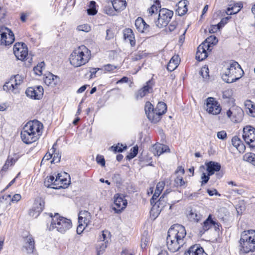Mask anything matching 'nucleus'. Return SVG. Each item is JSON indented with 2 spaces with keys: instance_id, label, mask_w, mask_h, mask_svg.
Returning <instances> with one entry per match:
<instances>
[{
  "instance_id": "nucleus-1",
  "label": "nucleus",
  "mask_w": 255,
  "mask_h": 255,
  "mask_svg": "<svg viewBox=\"0 0 255 255\" xmlns=\"http://www.w3.org/2000/svg\"><path fill=\"white\" fill-rule=\"evenodd\" d=\"M43 125L37 120L29 121L21 131V138L26 144L36 141L42 134Z\"/></svg>"
},
{
  "instance_id": "nucleus-2",
  "label": "nucleus",
  "mask_w": 255,
  "mask_h": 255,
  "mask_svg": "<svg viewBox=\"0 0 255 255\" xmlns=\"http://www.w3.org/2000/svg\"><path fill=\"white\" fill-rule=\"evenodd\" d=\"M91 51L84 45H81L71 53L69 60L70 64L75 67L86 64L91 58Z\"/></svg>"
},
{
  "instance_id": "nucleus-3",
  "label": "nucleus",
  "mask_w": 255,
  "mask_h": 255,
  "mask_svg": "<svg viewBox=\"0 0 255 255\" xmlns=\"http://www.w3.org/2000/svg\"><path fill=\"white\" fill-rule=\"evenodd\" d=\"M51 223L48 227L49 231L56 229L58 232L64 234L72 226L71 221L66 218L60 216L59 214H55L54 216L50 213Z\"/></svg>"
},
{
  "instance_id": "nucleus-4",
  "label": "nucleus",
  "mask_w": 255,
  "mask_h": 255,
  "mask_svg": "<svg viewBox=\"0 0 255 255\" xmlns=\"http://www.w3.org/2000/svg\"><path fill=\"white\" fill-rule=\"evenodd\" d=\"M243 73L239 63L232 61L230 63L229 66L223 74L222 79L225 82L231 83L239 79L242 76Z\"/></svg>"
},
{
  "instance_id": "nucleus-5",
  "label": "nucleus",
  "mask_w": 255,
  "mask_h": 255,
  "mask_svg": "<svg viewBox=\"0 0 255 255\" xmlns=\"http://www.w3.org/2000/svg\"><path fill=\"white\" fill-rule=\"evenodd\" d=\"M186 235L185 227L180 224H174L168 230V235L169 241L177 240L179 243L184 244V238Z\"/></svg>"
},
{
  "instance_id": "nucleus-6",
  "label": "nucleus",
  "mask_w": 255,
  "mask_h": 255,
  "mask_svg": "<svg viewBox=\"0 0 255 255\" xmlns=\"http://www.w3.org/2000/svg\"><path fill=\"white\" fill-rule=\"evenodd\" d=\"M173 15V11L167 8H161L159 11L158 17L155 21L157 27L162 28L167 25Z\"/></svg>"
},
{
  "instance_id": "nucleus-7",
  "label": "nucleus",
  "mask_w": 255,
  "mask_h": 255,
  "mask_svg": "<svg viewBox=\"0 0 255 255\" xmlns=\"http://www.w3.org/2000/svg\"><path fill=\"white\" fill-rule=\"evenodd\" d=\"M23 82L22 77L19 75L12 76L10 80L6 82L3 86L4 91L16 94L18 92V87Z\"/></svg>"
},
{
  "instance_id": "nucleus-8",
  "label": "nucleus",
  "mask_w": 255,
  "mask_h": 255,
  "mask_svg": "<svg viewBox=\"0 0 255 255\" xmlns=\"http://www.w3.org/2000/svg\"><path fill=\"white\" fill-rule=\"evenodd\" d=\"M243 137L250 147L255 148V128L251 126L243 128Z\"/></svg>"
},
{
  "instance_id": "nucleus-9",
  "label": "nucleus",
  "mask_w": 255,
  "mask_h": 255,
  "mask_svg": "<svg viewBox=\"0 0 255 255\" xmlns=\"http://www.w3.org/2000/svg\"><path fill=\"white\" fill-rule=\"evenodd\" d=\"M227 117L234 123L240 122L244 116V111L240 107L233 106L227 112Z\"/></svg>"
},
{
  "instance_id": "nucleus-10",
  "label": "nucleus",
  "mask_w": 255,
  "mask_h": 255,
  "mask_svg": "<svg viewBox=\"0 0 255 255\" xmlns=\"http://www.w3.org/2000/svg\"><path fill=\"white\" fill-rule=\"evenodd\" d=\"M13 53L17 59L24 60L28 55V49L24 43H16L13 47Z\"/></svg>"
},
{
  "instance_id": "nucleus-11",
  "label": "nucleus",
  "mask_w": 255,
  "mask_h": 255,
  "mask_svg": "<svg viewBox=\"0 0 255 255\" xmlns=\"http://www.w3.org/2000/svg\"><path fill=\"white\" fill-rule=\"evenodd\" d=\"M114 199V203L112 208L116 213H119L127 207V201L123 194H115Z\"/></svg>"
},
{
  "instance_id": "nucleus-12",
  "label": "nucleus",
  "mask_w": 255,
  "mask_h": 255,
  "mask_svg": "<svg viewBox=\"0 0 255 255\" xmlns=\"http://www.w3.org/2000/svg\"><path fill=\"white\" fill-rule=\"evenodd\" d=\"M206 111L211 114L218 115L221 111V108L214 98L209 97L206 100Z\"/></svg>"
},
{
  "instance_id": "nucleus-13",
  "label": "nucleus",
  "mask_w": 255,
  "mask_h": 255,
  "mask_svg": "<svg viewBox=\"0 0 255 255\" xmlns=\"http://www.w3.org/2000/svg\"><path fill=\"white\" fill-rule=\"evenodd\" d=\"M45 202L41 198H37L34 201L32 208L30 210L29 215L33 217L36 218L43 211Z\"/></svg>"
},
{
  "instance_id": "nucleus-14",
  "label": "nucleus",
  "mask_w": 255,
  "mask_h": 255,
  "mask_svg": "<svg viewBox=\"0 0 255 255\" xmlns=\"http://www.w3.org/2000/svg\"><path fill=\"white\" fill-rule=\"evenodd\" d=\"M43 88L41 86L28 88L25 92L27 97L34 99H40L43 95Z\"/></svg>"
},
{
  "instance_id": "nucleus-15",
  "label": "nucleus",
  "mask_w": 255,
  "mask_h": 255,
  "mask_svg": "<svg viewBox=\"0 0 255 255\" xmlns=\"http://www.w3.org/2000/svg\"><path fill=\"white\" fill-rule=\"evenodd\" d=\"M25 243L23 250H25L27 254H35V242L33 237L29 235L24 238Z\"/></svg>"
},
{
  "instance_id": "nucleus-16",
  "label": "nucleus",
  "mask_w": 255,
  "mask_h": 255,
  "mask_svg": "<svg viewBox=\"0 0 255 255\" xmlns=\"http://www.w3.org/2000/svg\"><path fill=\"white\" fill-rule=\"evenodd\" d=\"M8 32V35L5 32L0 33V43L4 45H9L14 41V36L13 32L8 28H6Z\"/></svg>"
},
{
  "instance_id": "nucleus-17",
  "label": "nucleus",
  "mask_w": 255,
  "mask_h": 255,
  "mask_svg": "<svg viewBox=\"0 0 255 255\" xmlns=\"http://www.w3.org/2000/svg\"><path fill=\"white\" fill-rule=\"evenodd\" d=\"M144 110L146 116L149 120L152 123H157V120L158 119V117L155 115L153 106L149 102H147L145 103Z\"/></svg>"
},
{
  "instance_id": "nucleus-18",
  "label": "nucleus",
  "mask_w": 255,
  "mask_h": 255,
  "mask_svg": "<svg viewBox=\"0 0 255 255\" xmlns=\"http://www.w3.org/2000/svg\"><path fill=\"white\" fill-rule=\"evenodd\" d=\"M164 186V183L163 182H159L156 186V188L155 192L150 199V204L152 205V207L150 211V213L152 214L154 211V208L156 207L155 201H156L157 198L159 197L161 191L163 189Z\"/></svg>"
},
{
  "instance_id": "nucleus-19",
  "label": "nucleus",
  "mask_w": 255,
  "mask_h": 255,
  "mask_svg": "<svg viewBox=\"0 0 255 255\" xmlns=\"http://www.w3.org/2000/svg\"><path fill=\"white\" fill-rule=\"evenodd\" d=\"M255 242V230L243 231L241 234L240 242Z\"/></svg>"
},
{
  "instance_id": "nucleus-20",
  "label": "nucleus",
  "mask_w": 255,
  "mask_h": 255,
  "mask_svg": "<svg viewBox=\"0 0 255 255\" xmlns=\"http://www.w3.org/2000/svg\"><path fill=\"white\" fill-rule=\"evenodd\" d=\"M205 254L204 249L199 244H195L191 246L188 250L185 252L184 255H202L203 254Z\"/></svg>"
},
{
  "instance_id": "nucleus-21",
  "label": "nucleus",
  "mask_w": 255,
  "mask_h": 255,
  "mask_svg": "<svg viewBox=\"0 0 255 255\" xmlns=\"http://www.w3.org/2000/svg\"><path fill=\"white\" fill-rule=\"evenodd\" d=\"M207 47L205 44L201 43L197 48L196 54V58L197 60L201 61L205 59L208 56Z\"/></svg>"
},
{
  "instance_id": "nucleus-22",
  "label": "nucleus",
  "mask_w": 255,
  "mask_h": 255,
  "mask_svg": "<svg viewBox=\"0 0 255 255\" xmlns=\"http://www.w3.org/2000/svg\"><path fill=\"white\" fill-rule=\"evenodd\" d=\"M60 177L61 176L60 174H58L56 178L54 176L51 175L47 176L44 180V184L45 187L48 188H52L56 189V187L52 186V185H58L59 180H60Z\"/></svg>"
},
{
  "instance_id": "nucleus-23",
  "label": "nucleus",
  "mask_w": 255,
  "mask_h": 255,
  "mask_svg": "<svg viewBox=\"0 0 255 255\" xmlns=\"http://www.w3.org/2000/svg\"><path fill=\"white\" fill-rule=\"evenodd\" d=\"M240 251L242 253L248 254L255 252V242H240Z\"/></svg>"
},
{
  "instance_id": "nucleus-24",
  "label": "nucleus",
  "mask_w": 255,
  "mask_h": 255,
  "mask_svg": "<svg viewBox=\"0 0 255 255\" xmlns=\"http://www.w3.org/2000/svg\"><path fill=\"white\" fill-rule=\"evenodd\" d=\"M135 26L139 32L143 33L149 31V25L140 17L135 20Z\"/></svg>"
},
{
  "instance_id": "nucleus-25",
  "label": "nucleus",
  "mask_w": 255,
  "mask_h": 255,
  "mask_svg": "<svg viewBox=\"0 0 255 255\" xmlns=\"http://www.w3.org/2000/svg\"><path fill=\"white\" fill-rule=\"evenodd\" d=\"M166 202L167 198L165 194H163L157 201H155L156 207L154 208V210H156V217L166 206Z\"/></svg>"
},
{
  "instance_id": "nucleus-26",
  "label": "nucleus",
  "mask_w": 255,
  "mask_h": 255,
  "mask_svg": "<svg viewBox=\"0 0 255 255\" xmlns=\"http://www.w3.org/2000/svg\"><path fill=\"white\" fill-rule=\"evenodd\" d=\"M152 83L151 80H149L146 83V85L144 86L142 89L139 90L135 94L136 99H141L149 93V90L151 89Z\"/></svg>"
},
{
  "instance_id": "nucleus-27",
  "label": "nucleus",
  "mask_w": 255,
  "mask_h": 255,
  "mask_svg": "<svg viewBox=\"0 0 255 255\" xmlns=\"http://www.w3.org/2000/svg\"><path fill=\"white\" fill-rule=\"evenodd\" d=\"M167 246L168 250L171 253H174L178 251L180 248L184 245V244H180L177 240L174 241H169L168 240V236L166 238Z\"/></svg>"
},
{
  "instance_id": "nucleus-28",
  "label": "nucleus",
  "mask_w": 255,
  "mask_h": 255,
  "mask_svg": "<svg viewBox=\"0 0 255 255\" xmlns=\"http://www.w3.org/2000/svg\"><path fill=\"white\" fill-rule=\"evenodd\" d=\"M166 105L164 102H160L157 104L156 108L154 109V114L158 117L157 122L160 121L161 116L166 112Z\"/></svg>"
},
{
  "instance_id": "nucleus-29",
  "label": "nucleus",
  "mask_w": 255,
  "mask_h": 255,
  "mask_svg": "<svg viewBox=\"0 0 255 255\" xmlns=\"http://www.w3.org/2000/svg\"><path fill=\"white\" fill-rule=\"evenodd\" d=\"M207 171L209 175H212L216 171H219L221 169V165L216 162L210 161L206 163Z\"/></svg>"
},
{
  "instance_id": "nucleus-30",
  "label": "nucleus",
  "mask_w": 255,
  "mask_h": 255,
  "mask_svg": "<svg viewBox=\"0 0 255 255\" xmlns=\"http://www.w3.org/2000/svg\"><path fill=\"white\" fill-rule=\"evenodd\" d=\"M124 36L125 40L129 42L131 46L135 44V40L133 31L130 28H127L124 30Z\"/></svg>"
},
{
  "instance_id": "nucleus-31",
  "label": "nucleus",
  "mask_w": 255,
  "mask_h": 255,
  "mask_svg": "<svg viewBox=\"0 0 255 255\" xmlns=\"http://www.w3.org/2000/svg\"><path fill=\"white\" fill-rule=\"evenodd\" d=\"M187 216L190 220L196 222H198L202 217L201 215L196 208H190V210Z\"/></svg>"
},
{
  "instance_id": "nucleus-32",
  "label": "nucleus",
  "mask_w": 255,
  "mask_h": 255,
  "mask_svg": "<svg viewBox=\"0 0 255 255\" xmlns=\"http://www.w3.org/2000/svg\"><path fill=\"white\" fill-rule=\"evenodd\" d=\"M188 1L187 0H181L178 2L177 4L178 7L176 9V12L180 16L184 15L187 11V4Z\"/></svg>"
},
{
  "instance_id": "nucleus-33",
  "label": "nucleus",
  "mask_w": 255,
  "mask_h": 255,
  "mask_svg": "<svg viewBox=\"0 0 255 255\" xmlns=\"http://www.w3.org/2000/svg\"><path fill=\"white\" fill-rule=\"evenodd\" d=\"M90 214L87 211H82L79 214L78 222L82 223L85 226H87L90 221Z\"/></svg>"
},
{
  "instance_id": "nucleus-34",
  "label": "nucleus",
  "mask_w": 255,
  "mask_h": 255,
  "mask_svg": "<svg viewBox=\"0 0 255 255\" xmlns=\"http://www.w3.org/2000/svg\"><path fill=\"white\" fill-rule=\"evenodd\" d=\"M232 142L233 145L240 152H244L245 151L246 146L238 136H234L232 139Z\"/></svg>"
},
{
  "instance_id": "nucleus-35",
  "label": "nucleus",
  "mask_w": 255,
  "mask_h": 255,
  "mask_svg": "<svg viewBox=\"0 0 255 255\" xmlns=\"http://www.w3.org/2000/svg\"><path fill=\"white\" fill-rule=\"evenodd\" d=\"M114 9L116 11H120L124 10L127 5L125 0H111Z\"/></svg>"
},
{
  "instance_id": "nucleus-36",
  "label": "nucleus",
  "mask_w": 255,
  "mask_h": 255,
  "mask_svg": "<svg viewBox=\"0 0 255 255\" xmlns=\"http://www.w3.org/2000/svg\"><path fill=\"white\" fill-rule=\"evenodd\" d=\"M243 7V4L241 3H234V4H231L227 9L226 13L228 15H232L239 12Z\"/></svg>"
},
{
  "instance_id": "nucleus-37",
  "label": "nucleus",
  "mask_w": 255,
  "mask_h": 255,
  "mask_svg": "<svg viewBox=\"0 0 255 255\" xmlns=\"http://www.w3.org/2000/svg\"><path fill=\"white\" fill-rule=\"evenodd\" d=\"M153 149L155 150L154 154L157 156L160 155L164 152H169L170 150L167 145L159 143L155 144L153 146Z\"/></svg>"
},
{
  "instance_id": "nucleus-38",
  "label": "nucleus",
  "mask_w": 255,
  "mask_h": 255,
  "mask_svg": "<svg viewBox=\"0 0 255 255\" xmlns=\"http://www.w3.org/2000/svg\"><path fill=\"white\" fill-rule=\"evenodd\" d=\"M179 65V56L178 55H174L167 66V69L169 71H174Z\"/></svg>"
},
{
  "instance_id": "nucleus-39",
  "label": "nucleus",
  "mask_w": 255,
  "mask_h": 255,
  "mask_svg": "<svg viewBox=\"0 0 255 255\" xmlns=\"http://www.w3.org/2000/svg\"><path fill=\"white\" fill-rule=\"evenodd\" d=\"M10 195H4L0 197V208L5 209L10 205Z\"/></svg>"
},
{
  "instance_id": "nucleus-40",
  "label": "nucleus",
  "mask_w": 255,
  "mask_h": 255,
  "mask_svg": "<svg viewBox=\"0 0 255 255\" xmlns=\"http://www.w3.org/2000/svg\"><path fill=\"white\" fill-rule=\"evenodd\" d=\"M218 42V39L215 36L212 35L207 38L202 44H205V46L207 47L208 50L211 51L210 47L212 45H215Z\"/></svg>"
},
{
  "instance_id": "nucleus-41",
  "label": "nucleus",
  "mask_w": 255,
  "mask_h": 255,
  "mask_svg": "<svg viewBox=\"0 0 255 255\" xmlns=\"http://www.w3.org/2000/svg\"><path fill=\"white\" fill-rule=\"evenodd\" d=\"M56 145V143H54L51 149L52 153L53 154V159L51 163H58L60 161L61 154L59 151H56L55 146Z\"/></svg>"
},
{
  "instance_id": "nucleus-42",
  "label": "nucleus",
  "mask_w": 255,
  "mask_h": 255,
  "mask_svg": "<svg viewBox=\"0 0 255 255\" xmlns=\"http://www.w3.org/2000/svg\"><path fill=\"white\" fill-rule=\"evenodd\" d=\"M243 160L255 166V154L252 152L246 153L243 156Z\"/></svg>"
},
{
  "instance_id": "nucleus-43",
  "label": "nucleus",
  "mask_w": 255,
  "mask_h": 255,
  "mask_svg": "<svg viewBox=\"0 0 255 255\" xmlns=\"http://www.w3.org/2000/svg\"><path fill=\"white\" fill-rule=\"evenodd\" d=\"M214 224H215L214 221L212 220L211 215H210L203 223V230L204 231H208L213 226Z\"/></svg>"
},
{
  "instance_id": "nucleus-44",
  "label": "nucleus",
  "mask_w": 255,
  "mask_h": 255,
  "mask_svg": "<svg viewBox=\"0 0 255 255\" xmlns=\"http://www.w3.org/2000/svg\"><path fill=\"white\" fill-rule=\"evenodd\" d=\"M55 78L56 79L57 76H54L51 73H49L44 78V82L47 86H53L56 84Z\"/></svg>"
},
{
  "instance_id": "nucleus-45",
  "label": "nucleus",
  "mask_w": 255,
  "mask_h": 255,
  "mask_svg": "<svg viewBox=\"0 0 255 255\" xmlns=\"http://www.w3.org/2000/svg\"><path fill=\"white\" fill-rule=\"evenodd\" d=\"M107 244L105 242H98L96 246V250L97 252V255H101L103 254L107 247Z\"/></svg>"
},
{
  "instance_id": "nucleus-46",
  "label": "nucleus",
  "mask_w": 255,
  "mask_h": 255,
  "mask_svg": "<svg viewBox=\"0 0 255 255\" xmlns=\"http://www.w3.org/2000/svg\"><path fill=\"white\" fill-rule=\"evenodd\" d=\"M149 237L147 236V233L144 232L141 239V248L142 249H145L146 247L149 244Z\"/></svg>"
},
{
  "instance_id": "nucleus-47",
  "label": "nucleus",
  "mask_w": 255,
  "mask_h": 255,
  "mask_svg": "<svg viewBox=\"0 0 255 255\" xmlns=\"http://www.w3.org/2000/svg\"><path fill=\"white\" fill-rule=\"evenodd\" d=\"M104 12L109 15H115L116 10L114 9L113 6H112L110 3L108 2V4H105L103 8Z\"/></svg>"
},
{
  "instance_id": "nucleus-48",
  "label": "nucleus",
  "mask_w": 255,
  "mask_h": 255,
  "mask_svg": "<svg viewBox=\"0 0 255 255\" xmlns=\"http://www.w3.org/2000/svg\"><path fill=\"white\" fill-rule=\"evenodd\" d=\"M45 63L43 62H41L38 63L36 66L33 68V71L35 74L37 75H41L42 73V69L44 68Z\"/></svg>"
},
{
  "instance_id": "nucleus-49",
  "label": "nucleus",
  "mask_w": 255,
  "mask_h": 255,
  "mask_svg": "<svg viewBox=\"0 0 255 255\" xmlns=\"http://www.w3.org/2000/svg\"><path fill=\"white\" fill-rule=\"evenodd\" d=\"M90 8L87 9V13L89 15H94L97 12L96 9V2L94 1H91L90 3Z\"/></svg>"
},
{
  "instance_id": "nucleus-50",
  "label": "nucleus",
  "mask_w": 255,
  "mask_h": 255,
  "mask_svg": "<svg viewBox=\"0 0 255 255\" xmlns=\"http://www.w3.org/2000/svg\"><path fill=\"white\" fill-rule=\"evenodd\" d=\"M60 180H59L58 185L60 183L61 184V185L58 186V187H56V189H59L60 188H66L68 187V186L69 185V183L70 182V179L67 180L65 178H62L61 177H60Z\"/></svg>"
},
{
  "instance_id": "nucleus-51",
  "label": "nucleus",
  "mask_w": 255,
  "mask_h": 255,
  "mask_svg": "<svg viewBox=\"0 0 255 255\" xmlns=\"http://www.w3.org/2000/svg\"><path fill=\"white\" fill-rule=\"evenodd\" d=\"M174 183L176 186H186V182L183 180L182 177L177 176L174 180Z\"/></svg>"
},
{
  "instance_id": "nucleus-52",
  "label": "nucleus",
  "mask_w": 255,
  "mask_h": 255,
  "mask_svg": "<svg viewBox=\"0 0 255 255\" xmlns=\"http://www.w3.org/2000/svg\"><path fill=\"white\" fill-rule=\"evenodd\" d=\"M109 235L110 233L108 231H103L102 236L100 238V240L98 242H103L108 244L109 239Z\"/></svg>"
},
{
  "instance_id": "nucleus-53",
  "label": "nucleus",
  "mask_w": 255,
  "mask_h": 255,
  "mask_svg": "<svg viewBox=\"0 0 255 255\" xmlns=\"http://www.w3.org/2000/svg\"><path fill=\"white\" fill-rule=\"evenodd\" d=\"M138 148L137 146L133 147L130 150V153L127 156V158L128 159H131L136 156L138 153Z\"/></svg>"
},
{
  "instance_id": "nucleus-54",
  "label": "nucleus",
  "mask_w": 255,
  "mask_h": 255,
  "mask_svg": "<svg viewBox=\"0 0 255 255\" xmlns=\"http://www.w3.org/2000/svg\"><path fill=\"white\" fill-rule=\"evenodd\" d=\"M77 29L79 31L88 32L90 31L91 27L88 24H82L79 25Z\"/></svg>"
},
{
  "instance_id": "nucleus-55",
  "label": "nucleus",
  "mask_w": 255,
  "mask_h": 255,
  "mask_svg": "<svg viewBox=\"0 0 255 255\" xmlns=\"http://www.w3.org/2000/svg\"><path fill=\"white\" fill-rule=\"evenodd\" d=\"M123 146V145L122 144L120 145V143H118L116 146H112L110 147V149L115 153L117 152H122L123 151V149L122 148Z\"/></svg>"
},
{
  "instance_id": "nucleus-56",
  "label": "nucleus",
  "mask_w": 255,
  "mask_h": 255,
  "mask_svg": "<svg viewBox=\"0 0 255 255\" xmlns=\"http://www.w3.org/2000/svg\"><path fill=\"white\" fill-rule=\"evenodd\" d=\"M200 74L204 79H207L209 77L208 68L206 67L202 68Z\"/></svg>"
},
{
  "instance_id": "nucleus-57",
  "label": "nucleus",
  "mask_w": 255,
  "mask_h": 255,
  "mask_svg": "<svg viewBox=\"0 0 255 255\" xmlns=\"http://www.w3.org/2000/svg\"><path fill=\"white\" fill-rule=\"evenodd\" d=\"M210 175H209V173L208 172L207 174L206 173H203L201 176L202 182L201 185H204L206 184L209 181L210 178L209 176Z\"/></svg>"
},
{
  "instance_id": "nucleus-58",
  "label": "nucleus",
  "mask_w": 255,
  "mask_h": 255,
  "mask_svg": "<svg viewBox=\"0 0 255 255\" xmlns=\"http://www.w3.org/2000/svg\"><path fill=\"white\" fill-rule=\"evenodd\" d=\"M96 161L102 166L104 167L105 166V160L103 155H98L96 157Z\"/></svg>"
},
{
  "instance_id": "nucleus-59",
  "label": "nucleus",
  "mask_w": 255,
  "mask_h": 255,
  "mask_svg": "<svg viewBox=\"0 0 255 255\" xmlns=\"http://www.w3.org/2000/svg\"><path fill=\"white\" fill-rule=\"evenodd\" d=\"M217 136L219 139L224 140L227 138V133L225 130H221L217 132Z\"/></svg>"
},
{
  "instance_id": "nucleus-60",
  "label": "nucleus",
  "mask_w": 255,
  "mask_h": 255,
  "mask_svg": "<svg viewBox=\"0 0 255 255\" xmlns=\"http://www.w3.org/2000/svg\"><path fill=\"white\" fill-rule=\"evenodd\" d=\"M21 198V196L19 194H15L12 197L10 196V202L12 203H17Z\"/></svg>"
},
{
  "instance_id": "nucleus-61",
  "label": "nucleus",
  "mask_w": 255,
  "mask_h": 255,
  "mask_svg": "<svg viewBox=\"0 0 255 255\" xmlns=\"http://www.w3.org/2000/svg\"><path fill=\"white\" fill-rule=\"evenodd\" d=\"M104 70L108 72H111L116 69L117 67L114 65H112L110 64H108L104 66Z\"/></svg>"
},
{
  "instance_id": "nucleus-62",
  "label": "nucleus",
  "mask_w": 255,
  "mask_h": 255,
  "mask_svg": "<svg viewBox=\"0 0 255 255\" xmlns=\"http://www.w3.org/2000/svg\"><path fill=\"white\" fill-rule=\"evenodd\" d=\"M230 18V17H226L223 18L221 20L220 22L218 24V26L221 28L225 25V24H226L228 22V20Z\"/></svg>"
},
{
  "instance_id": "nucleus-63",
  "label": "nucleus",
  "mask_w": 255,
  "mask_h": 255,
  "mask_svg": "<svg viewBox=\"0 0 255 255\" xmlns=\"http://www.w3.org/2000/svg\"><path fill=\"white\" fill-rule=\"evenodd\" d=\"M157 10V6L153 4L148 9V12L150 15H152L155 13V11Z\"/></svg>"
},
{
  "instance_id": "nucleus-64",
  "label": "nucleus",
  "mask_w": 255,
  "mask_h": 255,
  "mask_svg": "<svg viewBox=\"0 0 255 255\" xmlns=\"http://www.w3.org/2000/svg\"><path fill=\"white\" fill-rule=\"evenodd\" d=\"M248 110L247 112L249 115L252 117H255V105H253V106L252 108H250Z\"/></svg>"
}]
</instances>
